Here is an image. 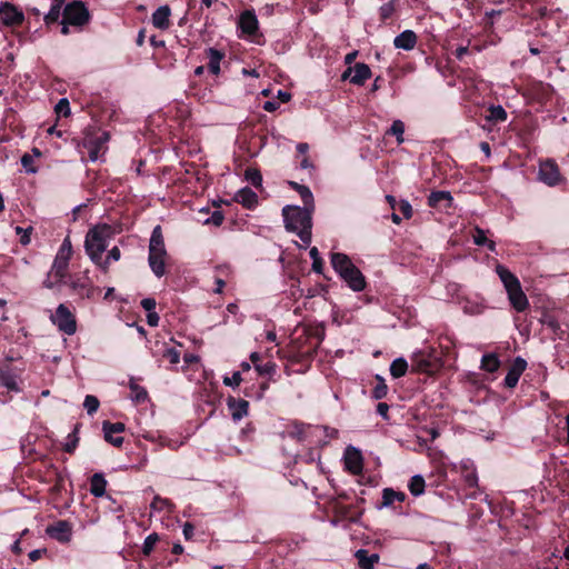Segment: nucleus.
Masks as SVG:
<instances>
[{
	"label": "nucleus",
	"mask_w": 569,
	"mask_h": 569,
	"mask_svg": "<svg viewBox=\"0 0 569 569\" xmlns=\"http://www.w3.org/2000/svg\"><path fill=\"white\" fill-rule=\"evenodd\" d=\"M325 339V329L322 327H305L297 337H295L286 350H279L280 358L286 359L290 365H300L298 371H307L317 351Z\"/></svg>",
	"instance_id": "nucleus-1"
},
{
	"label": "nucleus",
	"mask_w": 569,
	"mask_h": 569,
	"mask_svg": "<svg viewBox=\"0 0 569 569\" xmlns=\"http://www.w3.org/2000/svg\"><path fill=\"white\" fill-rule=\"evenodd\" d=\"M330 262L333 270L353 291H362L366 286V278L362 272L357 268L349 256L342 252H333L330 257Z\"/></svg>",
	"instance_id": "nucleus-2"
},
{
	"label": "nucleus",
	"mask_w": 569,
	"mask_h": 569,
	"mask_svg": "<svg viewBox=\"0 0 569 569\" xmlns=\"http://www.w3.org/2000/svg\"><path fill=\"white\" fill-rule=\"evenodd\" d=\"M113 234L114 230L108 223H99L89 229L84 239V250L93 263H101V256Z\"/></svg>",
	"instance_id": "nucleus-3"
},
{
	"label": "nucleus",
	"mask_w": 569,
	"mask_h": 569,
	"mask_svg": "<svg viewBox=\"0 0 569 569\" xmlns=\"http://www.w3.org/2000/svg\"><path fill=\"white\" fill-rule=\"evenodd\" d=\"M496 272L503 283L510 306L517 312H525L530 305L517 276L501 264L496 267Z\"/></svg>",
	"instance_id": "nucleus-4"
},
{
	"label": "nucleus",
	"mask_w": 569,
	"mask_h": 569,
	"mask_svg": "<svg viewBox=\"0 0 569 569\" xmlns=\"http://www.w3.org/2000/svg\"><path fill=\"white\" fill-rule=\"evenodd\" d=\"M169 254L166 249L161 226H156L151 232L149 241L148 263L157 278H161L167 272V261Z\"/></svg>",
	"instance_id": "nucleus-5"
},
{
	"label": "nucleus",
	"mask_w": 569,
	"mask_h": 569,
	"mask_svg": "<svg viewBox=\"0 0 569 569\" xmlns=\"http://www.w3.org/2000/svg\"><path fill=\"white\" fill-rule=\"evenodd\" d=\"M313 209L315 208L309 206H305L303 208L298 206H286L282 209L286 229L290 232H295L303 227L312 228L311 213Z\"/></svg>",
	"instance_id": "nucleus-6"
},
{
	"label": "nucleus",
	"mask_w": 569,
	"mask_h": 569,
	"mask_svg": "<svg viewBox=\"0 0 569 569\" xmlns=\"http://www.w3.org/2000/svg\"><path fill=\"white\" fill-rule=\"evenodd\" d=\"M442 367V360L435 349L420 350L415 352L411 358V369L418 373L429 376L438 372Z\"/></svg>",
	"instance_id": "nucleus-7"
},
{
	"label": "nucleus",
	"mask_w": 569,
	"mask_h": 569,
	"mask_svg": "<svg viewBox=\"0 0 569 569\" xmlns=\"http://www.w3.org/2000/svg\"><path fill=\"white\" fill-rule=\"evenodd\" d=\"M90 13L81 1L68 3L62 12L61 33H69V26L82 27L89 22Z\"/></svg>",
	"instance_id": "nucleus-8"
},
{
	"label": "nucleus",
	"mask_w": 569,
	"mask_h": 569,
	"mask_svg": "<svg viewBox=\"0 0 569 569\" xmlns=\"http://www.w3.org/2000/svg\"><path fill=\"white\" fill-rule=\"evenodd\" d=\"M72 254V246L69 237H67L59 248V251L52 263V273L57 281H63L68 276L69 260Z\"/></svg>",
	"instance_id": "nucleus-9"
},
{
	"label": "nucleus",
	"mask_w": 569,
	"mask_h": 569,
	"mask_svg": "<svg viewBox=\"0 0 569 569\" xmlns=\"http://www.w3.org/2000/svg\"><path fill=\"white\" fill-rule=\"evenodd\" d=\"M50 320L61 332L68 336H71L77 331L76 317L63 303L58 306L56 312L50 316Z\"/></svg>",
	"instance_id": "nucleus-10"
},
{
	"label": "nucleus",
	"mask_w": 569,
	"mask_h": 569,
	"mask_svg": "<svg viewBox=\"0 0 569 569\" xmlns=\"http://www.w3.org/2000/svg\"><path fill=\"white\" fill-rule=\"evenodd\" d=\"M539 179L550 186L555 187L560 183L562 177L559 167L553 159H547L539 164Z\"/></svg>",
	"instance_id": "nucleus-11"
},
{
	"label": "nucleus",
	"mask_w": 569,
	"mask_h": 569,
	"mask_svg": "<svg viewBox=\"0 0 569 569\" xmlns=\"http://www.w3.org/2000/svg\"><path fill=\"white\" fill-rule=\"evenodd\" d=\"M0 21L7 27H20L24 21L23 12L10 2L0 4Z\"/></svg>",
	"instance_id": "nucleus-12"
},
{
	"label": "nucleus",
	"mask_w": 569,
	"mask_h": 569,
	"mask_svg": "<svg viewBox=\"0 0 569 569\" xmlns=\"http://www.w3.org/2000/svg\"><path fill=\"white\" fill-rule=\"evenodd\" d=\"M110 134L102 131L97 136L88 134L83 140V147L88 150L89 158L94 161L99 158L100 152L104 149L106 143L109 141Z\"/></svg>",
	"instance_id": "nucleus-13"
},
{
	"label": "nucleus",
	"mask_w": 569,
	"mask_h": 569,
	"mask_svg": "<svg viewBox=\"0 0 569 569\" xmlns=\"http://www.w3.org/2000/svg\"><path fill=\"white\" fill-rule=\"evenodd\" d=\"M46 533L60 543H69L72 538V525L67 520H58L47 527Z\"/></svg>",
	"instance_id": "nucleus-14"
},
{
	"label": "nucleus",
	"mask_w": 569,
	"mask_h": 569,
	"mask_svg": "<svg viewBox=\"0 0 569 569\" xmlns=\"http://www.w3.org/2000/svg\"><path fill=\"white\" fill-rule=\"evenodd\" d=\"M345 469L358 476L363 470V457L361 451L352 446L347 447L343 455Z\"/></svg>",
	"instance_id": "nucleus-15"
},
{
	"label": "nucleus",
	"mask_w": 569,
	"mask_h": 569,
	"mask_svg": "<svg viewBox=\"0 0 569 569\" xmlns=\"http://www.w3.org/2000/svg\"><path fill=\"white\" fill-rule=\"evenodd\" d=\"M126 430V426L123 422H111L109 420H104L102 422V431L104 435V440L112 445L116 448H120L123 443V437L116 436L114 433H121Z\"/></svg>",
	"instance_id": "nucleus-16"
},
{
	"label": "nucleus",
	"mask_w": 569,
	"mask_h": 569,
	"mask_svg": "<svg viewBox=\"0 0 569 569\" xmlns=\"http://www.w3.org/2000/svg\"><path fill=\"white\" fill-rule=\"evenodd\" d=\"M69 287L81 298L91 299L99 291V288L92 284L91 279L84 274L70 280Z\"/></svg>",
	"instance_id": "nucleus-17"
},
{
	"label": "nucleus",
	"mask_w": 569,
	"mask_h": 569,
	"mask_svg": "<svg viewBox=\"0 0 569 569\" xmlns=\"http://www.w3.org/2000/svg\"><path fill=\"white\" fill-rule=\"evenodd\" d=\"M335 516L340 520H349L357 522L363 513V509H359L353 505H345L340 501H335L332 505Z\"/></svg>",
	"instance_id": "nucleus-18"
},
{
	"label": "nucleus",
	"mask_w": 569,
	"mask_h": 569,
	"mask_svg": "<svg viewBox=\"0 0 569 569\" xmlns=\"http://www.w3.org/2000/svg\"><path fill=\"white\" fill-rule=\"evenodd\" d=\"M527 368V361L522 357H517L509 368L503 385L508 389H513Z\"/></svg>",
	"instance_id": "nucleus-19"
},
{
	"label": "nucleus",
	"mask_w": 569,
	"mask_h": 569,
	"mask_svg": "<svg viewBox=\"0 0 569 569\" xmlns=\"http://www.w3.org/2000/svg\"><path fill=\"white\" fill-rule=\"evenodd\" d=\"M353 72V76L350 79V82L357 86H362L365 82L371 78V69L368 64L363 62H358L353 68L349 67L342 74L343 79H347L350 73Z\"/></svg>",
	"instance_id": "nucleus-20"
},
{
	"label": "nucleus",
	"mask_w": 569,
	"mask_h": 569,
	"mask_svg": "<svg viewBox=\"0 0 569 569\" xmlns=\"http://www.w3.org/2000/svg\"><path fill=\"white\" fill-rule=\"evenodd\" d=\"M238 27L242 33L254 36L259 29V22L256 13L251 10H244L239 17Z\"/></svg>",
	"instance_id": "nucleus-21"
},
{
	"label": "nucleus",
	"mask_w": 569,
	"mask_h": 569,
	"mask_svg": "<svg viewBox=\"0 0 569 569\" xmlns=\"http://www.w3.org/2000/svg\"><path fill=\"white\" fill-rule=\"evenodd\" d=\"M453 198L449 191H432L428 197V206L436 209L452 207Z\"/></svg>",
	"instance_id": "nucleus-22"
},
{
	"label": "nucleus",
	"mask_w": 569,
	"mask_h": 569,
	"mask_svg": "<svg viewBox=\"0 0 569 569\" xmlns=\"http://www.w3.org/2000/svg\"><path fill=\"white\" fill-rule=\"evenodd\" d=\"M227 406L231 412L232 419L236 421L242 419L244 416L248 415L249 402L244 399L229 397L227 399Z\"/></svg>",
	"instance_id": "nucleus-23"
},
{
	"label": "nucleus",
	"mask_w": 569,
	"mask_h": 569,
	"mask_svg": "<svg viewBox=\"0 0 569 569\" xmlns=\"http://www.w3.org/2000/svg\"><path fill=\"white\" fill-rule=\"evenodd\" d=\"M170 16L171 9L169 6H161L152 13V24L160 30H167L170 28Z\"/></svg>",
	"instance_id": "nucleus-24"
},
{
	"label": "nucleus",
	"mask_w": 569,
	"mask_h": 569,
	"mask_svg": "<svg viewBox=\"0 0 569 569\" xmlns=\"http://www.w3.org/2000/svg\"><path fill=\"white\" fill-rule=\"evenodd\" d=\"M206 57L209 59L208 69L209 72L218 76L220 73V63L226 57V53L222 50L216 49L213 47L207 48L204 50Z\"/></svg>",
	"instance_id": "nucleus-25"
},
{
	"label": "nucleus",
	"mask_w": 569,
	"mask_h": 569,
	"mask_svg": "<svg viewBox=\"0 0 569 569\" xmlns=\"http://www.w3.org/2000/svg\"><path fill=\"white\" fill-rule=\"evenodd\" d=\"M417 41L418 37L412 30H405L395 38L393 46L397 49L409 51L416 47Z\"/></svg>",
	"instance_id": "nucleus-26"
},
{
	"label": "nucleus",
	"mask_w": 569,
	"mask_h": 569,
	"mask_svg": "<svg viewBox=\"0 0 569 569\" xmlns=\"http://www.w3.org/2000/svg\"><path fill=\"white\" fill-rule=\"evenodd\" d=\"M236 201L241 203L246 209H253L258 204V196L249 187L240 189L234 197Z\"/></svg>",
	"instance_id": "nucleus-27"
},
{
	"label": "nucleus",
	"mask_w": 569,
	"mask_h": 569,
	"mask_svg": "<svg viewBox=\"0 0 569 569\" xmlns=\"http://www.w3.org/2000/svg\"><path fill=\"white\" fill-rule=\"evenodd\" d=\"M356 558L361 569H373L375 563L379 561L377 553H369V551L365 549H359L356 552Z\"/></svg>",
	"instance_id": "nucleus-28"
},
{
	"label": "nucleus",
	"mask_w": 569,
	"mask_h": 569,
	"mask_svg": "<svg viewBox=\"0 0 569 569\" xmlns=\"http://www.w3.org/2000/svg\"><path fill=\"white\" fill-rule=\"evenodd\" d=\"M507 117V111L501 106L491 104L485 113V119L493 124L506 121Z\"/></svg>",
	"instance_id": "nucleus-29"
},
{
	"label": "nucleus",
	"mask_w": 569,
	"mask_h": 569,
	"mask_svg": "<svg viewBox=\"0 0 569 569\" xmlns=\"http://www.w3.org/2000/svg\"><path fill=\"white\" fill-rule=\"evenodd\" d=\"M540 322L551 330L555 337L562 339L565 330L561 328L559 321L551 313L545 312L540 319Z\"/></svg>",
	"instance_id": "nucleus-30"
},
{
	"label": "nucleus",
	"mask_w": 569,
	"mask_h": 569,
	"mask_svg": "<svg viewBox=\"0 0 569 569\" xmlns=\"http://www.w3.org/2000/svg\"><path fill=\"white\" fill-rule=\"evenodd\" d=\"M107 480L102 473H94L90 478V492L94 497H102L106 493Z\"/></svg>",
	"instance_id": "nucleus-31"
},
{
	"label": "nucleus",
	"mask_w": 569,
	"mask_h": 569,
	"mask_svg": "<svg viewBox=\"0 0 569 569\" xmlns=\"http://www.w3.org/2000/svg\"><path fill=\"white\" fill-rule=\"evenodd\" d=\"M472 239L475 244L480 247H487L490 252H496V242L489 240L486 236V231L479 227H475L472 232Z\"/></svg>",
	"instance_id": "nucleus-32"
},
{
	"label": "nucleus",
	"mask_w": 569,
	"mask_h": 569,
	"mask_svg": "<svg viewBox=\"0 0 569 569\" xmlns=\"http://www.w3.org/2000/svg\"><path fill=\"white\" fill-rule=\"evenodd\" d=\"M500 366L501 361L497 353H485L481 358L480 368L483 371L493 373L500 368Z\"/></svg>",
	"instance_id": "nucleus-33"
},
{
	"label": "nucleus",
	"mask_w": 569,
	"mask_h": 569,
	"mask_svg": "<svg viewBox=\"0 0 569 569\" xmlns=\"http://www.w3.org/2000/svg\"><path fill=\"white\" fill-rule=\"evenodd\" d=\"M62 3V0L52 1L49 12L43 17V21L47 27H51L52 24H56L58 22L61 16Z\"/></svg>",
	"instance_id": "nucleus-34"
},
{
	"label": "nucleus",
	"mask_w": 569,
	"mask_h": 569,
	"mask_svg": "<svg viewBox=\"0 0 569 569\" xmlns=\"http://www.w3.org/2000/svg\"><path fill=\"white\" fill-rule=\"evenodd\" d=\"M289 184L293 190H296L300 194L303 206L315 208L312 192L307 186L299 184L298 182L295 181H290Z\"/></svg>",
	"instance_id": "nucleus-35"
},
{
	"label": "nucleus",
	"mask_w": 569,
	"mask_h": 569,
	"mask_svg": "<svg viewBox=\"0 0 569 569\" xmlns=\"http://www.w3.org/2000/svg\"><path fill=\"white\" fill-rule=\"evenodd\" d=\"M129 388L131 391V399L137 403H143L148 400V391L146 388L139 386L134 378L129 381Z\"/></svg>",
	"instance_id": "nucleus-36"
},
{
	"label": "nucleus",
	"mask_w": 569,
	"mask_h": 569,
	"mask_svg": "<svg viewBox=\"0 0 569 569\" xmlns=\"http://www.w3.org/2000/svg\"><path fill=\"white\" fill-rule=\"evenodd\" d=\"M0 386L6 387L10 391H19L16 376L9 370H0Z\"/></svg>",
	"instance_id": "nucleus-37"
},
{
	"label": "nucleus",
	"mask_w": 569,
	"mask_h": 569,
	"mask_svg": "<svg viewBox=\"0 0 569 569\" xmlns=\"http://www.w3.org/2000/svg\"><path fill=\"white\" fill-rule=\"evenodd\" d=\"M406 499V495L401 491H395L392 488H385L382 490V506L389 507L393 505L396 500L402 502Z\"/></svg>",
	"instance_id": "nucleus-38"
},
{
	"label": "nucleus",
	"mask_w": 569,
	"mask_h": 569,
	"mask_svg": "<svg viewBox=\"0 0 569 569\" xmlns=\"http://www.w3.org/2000/svg\"><path fill=\"white\" fill-rule=\"evenodd\" d=\"M425 488H426V481L422 476L416 475V476L411 477V479L408 483V489L412 496H415V497L421 496L425 492Z\"/></svg>",
	"instance_id": "nucleus-39"
},
{
	"label": "nucleus",
	"mask_w": 569,
	"mask_h": 569,
	"mask_svg": "<svg viewBox=\"0 0 569 569\" xmlns=\"http://www.w3.org/2000/svg\"><path fill=\"white\" fill-rule=\"evenodd\" d=\"M408 371V362L405 358H397L390 365V375L393 378H401Z\"/></svg>",
	"instance_id": "nucleus-40"
},
{
	"label": "nucleus",
	"mask_w": 569,
	"mask_h": 569,
	"mask_svg": "<svg viewBox=\"0 0 569 569\" xmlns=\"http://www.w3.org/2000/svg\"><path fill=\"white\" fill-rule=\"evenodd\" d=\"M121 258L120 249L114 246L108 251L106 259L101 257V263H96L104 273L108 272L110 261H118Z\"/></svg>",
	"instance_id": "nucleus-41"
},
{
	"label": "nucleus",
	"mask_w": 569,
	"mask_h": 569,
	"mask_svg": "<svg viewBox=\"0 0 569 569\" xmlns=\"http://www.w3.org/2000/svg\"><path fill=\"white\" fill-rule=\"evenodd\" d=\"M403 132L405 123L401 120H395L391 127L387 130L386 134L395 136L397 139V143L401 144L405 141Z\"/></svg>",
	"instance_id": "nucleus-42"
},
{
	"label": "nucleus",
	"mask_w": 569,
	"mask_h": 569,
	"mask_svg": "<svg viewBox=\"0 0 569 569\" xmlns=\"http://www.w3.org/2000/svg\"><path fill=\"white\" fill-rule=\"evenodd\" d=\"M377 385L373 387L371 391V397L376 400L383 399L388 393V386L383 378L377 376Z\"/></svg>",
	"instance_id": "nucleus-43"
},
{
	"label": "nucleus",
	"mask_w": 569,
	"mask_h": 569,
	"mask_svg": "<svg viewBox=\"0 0 569 569\" xmlns=\"http://www.w3.org/2000/svg\"><path fill=\"white\" fill-rule=\"evenodd\" d=\"M397 2H398V0H390L380 7L379 16H380V20L382 22L387 21L388 19H390L392 17V14L396 11Z\"/></svg>",
	"instance_id": "nucleus-44"
},
{
	"label": "nucleus",
	"mask_w": 569,
	"mask_h": 569,
	"mask_svg": "<svg viewBox=\"0 0 569 569\" xmlns=\"http://www.w3.org/2000/svg\"><path fill=\"white\" fill-rule=\"evenodd\" d=\"M244 177L253 187H261L262 176L259 169L251 167L247 168L244 171Z\"/></svg>",
	"instance_id": "nucleus-45"
},
{
	"label": "nucleus",
	"mask_w": 569,
	"mask_h": 569,
	"mask_svg": "<svg viewBox=\"0 0 569 569\" xmlns=\"http://www.w3.org/2000/svg\"><path fill=\"white\" fill-rule=\"evenodd\" d=\"M159 541L158 533L153 532L147 536L144 539L143 546H142V553L144 556H150V553L153 551L156 543Z\"/></svg>",
	"instance_id": "nucleus-46"
},
{
	"label": "nucleus",
	"mask_w": 569,
	"mask_h": 569,
	"mask_svg": "<svg viewBox=\"0 0 569 569\" xmlns=\"http://www.w3.org/2000/svg\"><path fill=\"white\" fill-rule=\"evenodd\" d=\"M21 164L27 173H37L38 167L34 164V158L30 153H24L21 157Z\"/></svg>",
	"instance_id": "nucleus-47"
},
{
	"label": "nucleus",
	"mask_w": 569,
	"mask_h": 569,
	"mask_svg": "<svg viewBox=\"0 0 569 569\" xmlns=\"http://www.w3.org/2000/svg\"><path fill=\"white\" fill-rule=\"evenodd\" d=\"M260 376H268L272 378L277 372V365L273 361H268L263 365H259L256 368Z\"/></svg>",
	"instance_id": "nucleus-48"
},
{
	"label": "nucleus",
	"mask_w": 569,
	"mask_h": 569,
	"mask_svg": "<svg viewBox=\"0 0 569 569\" xmlns=\"http://www.w3.org/2000/svg\"><path fill=\"white\" fill-rule=\"evenodd\" d=\"M99 399L96 396L88 395L84 398L83 407L86 408L88 415H93L99 409Z\"/></svg>",
	"instance_id": "nucleus-49"
},
{
	"label": "nucleus",
	"mask_w": 569,
	"mask_h": 569,
	"mask_svg": "<svg viewBox=\"0 0 569 569\" xmlns=\"http://www.w3.org/2000/svg\"><path fill=\"white\" fill-rule=\"evenodd\" d=\"M77 431H78V426L74 427V430L69 433L68 436V442L64 445L63 447V451L67 452V453H73L77 446H78V442H79V438L77 437Z\"/></svg>",
	"instance_id": "nucleus-50"
},
{
	"label": "nucleus",
	"mask_w": 569,
	"mask_h": 569,
	"mask_svg": "<svg viewBox=\"0 0 569 569\" xmlns=\"http://www.w3.org/2000/svg\"><path fill=\"white\" fill-rule=\"evenodd\" d=\"M171 506L172 503L170 502L169 499L162 498L160 496H156L150 505L151 509L156 511H162L163 509L169 508Z\"/></svg>",
	"instance_id": "nucleus-51"
},
{
	"label": "nucleus",
	"mask_w": 569,
	"mask_h": 569,
	"mask_svg": "<svg viewBox=\"0 0 569 569\" xmlns=\"http://www.w3.org/2000/svg\"><path fill=\"white\" fill-rule=\"evenodd\" d=\"M58 116L68 117L70 114V103L67 98H62L54 108Z\"/></svg>",
	"instance_id": "nucleus-52"
},
{
	"label": "nucleus",
	"mask_w": 569,
	"mask_h": 569,
	"mask_svg": "<svg viewBox=\"0 0 569 569\" xmlns=\"http://www.w3.org/2000/svg\"><path fill=\"white\" fill-rule=\"evenodd\" d=\"M163 359L168 360L171 365H178L180 362V352L174 348H168L163 351Z\"/></svg>",
	"instance_id": "nucleus-53"
},
{
	"label": "nucleus",
	"mask_w": 569,
	"mask_h": 569,
	"mask_svg": "<svg viewBox=\"0 0 569 569\" xmlns=\"http://www.w3.org/2000/svg\"><path fill=\"white\" fill-rule=\"evenodd\" d=\"M465 483L469 489H477L478 488V476L476 471H468L463 476Z\"/></svg>",
	"instance_id": "nucleus-54"
},
{
	"label": "nucleus",
	"mask_w": 569,
	"mask_h": 569,
	"mask_svg": "<svg viewBox=\"0 0 569 569\" xmlns=\"http://www.w3.org/2000/svg\"><path fill=\"white\" fill-rule=\"evenodd\" d=\"M242 381L241 372L234 371L231 377H224L223 383L228 387H238Z\"/></svg>",
	"instance_id": "nucleus-55"
},
{
	"label": "nucleus",
	"mask_w": 569,
	"mask_h": 569,
	"mask_svg": "<svg viewBox=\"0 0 569 569\" xmlns=\"http://www.w3.org/2000/svg\"><path fill=\"white\" fill-rule=\"evenodd\" d=\"M397 209L401 212V214L406 219H410L412 217V213H413L412 207L407 200H400Z\"/></svg>",
	"instance_id": "nucleus-56"
},
{
	"label": "nucleus",
	"mask_w": 569,
	"mask_h": 569,
	"mask_svg": "<svg viewBox=\"0 0 569 569\" xmlns=\"http://www.w3.org/2000/svg\"><path fill=\"white\" fill-rule=\"evenodd\" d=\"M295 232L306 244L311 242V228L303 227Z\"/></svg>",
	"instance_id": "nucleus-57"
},
{
	"label": "nucleus",
	"mask_w": 569,
	"mask_h": 569,
	"mask_svg": "<svg viewBox=\"0 0 569 569\" xmlns=\"http://www.w3.org/2000/svg\"><path fill=\"white\" fill-rule=\"evenodd\" d=\"M501 12H502L501 10H491L489 12H486L485 27L486 28L492 27L496 18L499 17L501 14Z\"/></svg>",
	"instance_id": "nucleus-58"
},
{
	"label": "nucleus",
	"mask_w": 569,
	"mask_h": 569,
	"mask_svg": "<svg viewBox=\"0 0 569 569\" xmlns=\"http://www.w3.org/2000/svg\"><path fill=\"white\" fill-rule=\"evenodd\" d=\"M223 219L224 217L222 212L217 210L212 212L211 217L207 219L206 223H212L213 226L219 227L222 224Z\"/></svg>",
	"instance_id": "nucleus-59"
},
{
	"label": "nucleus",
	"mask_w": 569,
	"mask_h": 569,
	"mask_svg": "<svg viewBox=\"0 0 569 569\" xmlns=\"http://www.w3.org/2000/svg\"><path fill=\"white\" fill-rule=\"evenodd\" d=\"M62 281H57V278H54V274L52 273V268L47 274L46 280L43 281V287L48 289L54 288L58 283H61Z\"/></svg>",
	"instance_id": "nucleus-60"
},
{
	"label": "nucleus",
	"mask_w": 569,
	"mask_h": 569,
	"mask_svg": "<svg viewBox=\"0 0 569 569\" xmlns=\"http://www.w3.org/2000/svg\"><path fill=\"white\" fill-rule=\"evenodd\" d=\"M140 305L146 311L150 312L154 311L157 302L153 298H144L141 300Z\"/></svg>",
	"instance_id": "nucleus-61"
},
{
	"label": "nucleus",
	"mask_w": 569,
	"mask_h": 569,
	"mask_svg": "<svg viewBox=\"0 0 569 569\" xmlns=\"http://www.w3.org/2000/svg\"><path fill=\"white\" fill-rule=\"evenodd\" d=\"M377 413L380 415L385 420H389V405L386 402H379L377 405Z\"/></svg>",
	"instance_id": "nucleus-62"
},
{
	"label": "nucleus",
	"mask_w": 569,
	"mask_h": 569,
	"mask_svg": "<svg viewBox=\"0 0 569 569\" xmlns=\"http://www.w3.org/2000/svg\"><path fill=\"white\" fill-rule=\"evenodd\" d=\"M539 89L541 91V100H549L552 93V88L550 84L539 83Z\"/></svg>",
	"instance_id": "nucleus-63"
},
{
	"label": "nucleus",
	"mask_w": 569,
	"mask_h": 569,
	"mask_svg": "<svg viewBox=\"0 0 569 569\" xmlns=\"http://www.w3.org/2000/svg\"><path fill=\"white\" fill-rule=\"evenodd\" d=\"M159 316L156 311H150L147 315V322L150 327H157L159 323Z\"/></svg>",
	"instance_id": "nucleus-64"
}]
</instances>
